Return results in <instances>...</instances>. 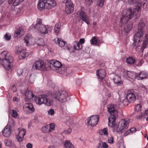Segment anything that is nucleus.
Here are the masks:
<instances>
[{
    "instance_id": "nucleus-11",
    "label": "nucleus",
    "mask_w": 148,
    "mask_h": 148,
    "mask_svg": "<svg viewBox=\"0 0 148 148\" xmlns=\"http://www.w3.org/2000/svg\"><path fill=\"white\" fill-rule=\"evenodd\" d=\"M99 119V116L97 115L91 116L88 119L87 125L88 126H94L97 124Z\"/></svg>"
},
{
    "instance_id": "nucleus-56",
    "label": "nucleus",
    "mask_w": 148,
    "mask_h": 148,
    "mask_svg": "<svg viewBox=\"0 0 148 148\" xmlns=\"http://www.w3.org/2000/svg\"><path fill=\"white\" fill-rule=\"evenodd\" d=\"M9 123L10 125L9 126L10 127V128L11 127L14 126L15 124V122L14 120L12 119H10Z\"/></svg>"
},
{
    "instance_id": "nucleus-39",
    "label": "nucleus",
    "mask_w": 148,
    "mask_h": 148,
    "mask_svg": "<svg viewBox=\"0 0 148 148\" xmlns=\"http://www.w3.org/2000/svg\"><path fill=\"white\" fill-rule=\"evenodd\" d=\"M60 27L61 24L59 23H57L56 24L54 30L56 34H59L60 29Z\"/></svg>"
},
{
    "instance_id": "nucleus-14",
    "label": "nucleus",
    "mask_w": 148,
    "mask_h": 148,
    "mask_svg": "<svg viewBox=\"0 0 148 148\" xmlns=\"http://www.w3.org/2000/svg\"><path fill=\"white\" fill-rule=\"evenodd\" d=\"M123 76L128 80H134L135 79H136L137 74L134 72L125 71L123 73Z\"/></svg>"
},
{
    "instance_id": "nucleus-9",
    "label": "nucleus",
    "mask_w": 148,
    "mask_h": 148,
    "mask_svg": "<svg viewBox=\"0 0 148 148\" xmlns=\"http://www.w3.org/2000/svg\"><path fill=\"white\" fill-rule=\"evenodd\" d=\"M24 42L27 46H30L34 45L36 43V39L31 35L27 34L24 37Z\"/></svg>"
},
{
    "instance_id": "nucleus-2",
    "label": "nucleus",
    "mask_w": 148,
    "mask_h": 148,
    "mask_svg": "<svg viewBox=\"0 0 148 148\" xmlns=\"http://www.w3.org/2000/svg\"><path fill=\"white\" fill-rule=\"evenodd\" d=\"M1 55L3 58L0 59V63L6 69L10 70L12 67L11 63L13 60L12 55L7 51H2Z\"/></svg>"
},
{
    "instance_id": "nucleus-8",
    "label": "nucleus",
    "mask_w": 148,
    "mask_h": 148,
    "mask_svg": "<svg viewBox=\"0 0 148 148\" xmlns=\"http://www.w3.org/2000/svg\"><path fill=\"white\" fill-rule=\"evenodd\" d=\"M34 27L39 32L44 34L48 33V31L49 28L48 25H45L42 24L40 22H38Z\"/></svg>"
},
{
    "instance_id": "nucleus-21",
    "label": "nucleus",
    "mask_w": 148,
    "mask_h": 148,
    "mask_svg": "<svg viewBox=\"0 0 148 148\" xmlns=\"http://www.w3.org/2000/svg\"><path fill=\"white\" fill-rule=\"evenodd\" d=\"M45 95H42L35 98V101L36 103L39 105H40L44 104Z\"/></svg>"
},
{
    "instance_id": "nucleus-1",
    "label": "nucleus",
    "mask_w": 148,
    "mask_h": 148,
    "mask_svg": "<svg viewBox=\"0 0 148 148\" xmlns=\"http://www.w3.org/2000/svg\"><path fill=\"white\" fill-rule=\"evenodd\" d=\"M1 55L3 58L0 59V63L6 69L10 70L12 67L11 63L13 60L12 55L7 51H2Z\"/></svg>"
},
{
    "instance_id": "nucleus-5",
    "label": "nucleus",
    "mask_w": 148,
    "mask_h": 148,
    "mask_svg": "<svg viewBox=\"0 0 148 148\" xmlns=\"http://www.w3.org/2000/svg\"><path fill=\"white\" fill-rule=\"evenodd\" d=\"M53 97L60 103L65 102L69 99L67 93L64 91L57 92L53 95Z\"/></svg>"
},
{
    "instance_id": "nucleus-61",
    "label": "nucleus",
    "mask_w": 148,
    "mask_h": 148,
    "mask_svg": "<svg viewBox=\"0 0 148 148\" xmlns=\"http://www.w3.org/2000/svg\"><path fill=\"white\" fill-rule=\"evenodd\" d=\"M23 71L22 69H18L17 71V73L18 75L20 76L23 73Z\"/></svg>"
},
{
    "instance_id": "nucleus-13",
    "label": "nucleus",
    "mask_w": 148,
    "mask_h": 148,
    "mask_svg": "<svg viewBox=\"0 0 148 148\" xmlns=\"http://www.w3.org/2000/svg\"><path fill=\"white\" fill-rule=\"evenodd\" d=\"M32 68L34 69L45 70L46 69L45 64L42 61H37L34 62Z\"/></svg>"
},
{
    "instance_id": "nucleus-64",
    "label": "nucleus",
    "mask_w": 148,
    "mask_h": 148,
    "mask_svg": "<svg viewBox=\"0 0 148 148\" xmlns=\"http://www.w3.org/2000/svg\"><path fill=\"white\" fill-rule=\"evenodd\" d=\"M143 8L146 10H148V4L144 3L143 4Z\"/></svg>"
},
{
    "instance_id": "nucleus-37",
    "label": "nucleus",
    "mask_w": 148,
    "mask_h": 148,
    "mask_svg": "<svg viewBox=\"0 0 148 148\" xmlns=\"http://www.w3.org/2000/svg\"><path fill=\"white\" fill-rule=\"evenodd\" d=\"M145 26V23L143 21L141 20L139 22L138 26V29L144 31V27Z\"/></svg>"
},
{
    "instance_id": "nucleus-10",
    "label": "nucleus",
    "mask_w": 148,
    "mask_h": 148,
    "mask_svg": "<svg viewBox=\"0 0 148 148\" xmlns=\"http://www.w3.org/2000/svg\"><path fill=\"white\" fill-rule=\"evenodd\" d=\"M63 3L65 4L66 13L67 14L72 13L74 10L73 3L71 0H64Z\"/></svg>"
},
{
    "instance_id": "nucleus-16",
    "label": "nucleus",
    "mask_w": 148,
    "mask_h": 148,
    "mask_svg": "<svg viewBox=\"0 0 148 148\" xmlns=\"http://www.w3.org/2000/svg\"><path fill=\"white\" fill-rule=\"evenodd\" d=\"M55 128L54 124L51 123L42 127L41 128V130L43 133H47L53 131L54 130Z\"/></svg>"
},
{
    "instance_id": "nucleus-40",
    "label": "nucleus",
    "mask_w": 148,
    "mask_h": 148,
    "mask_svg": "<svg viewBox=\"0 0 148 148\" xmlns=\"http://www.w3.org/2000/svg\"><path fill=\"white\" fill-rule=\"evenodd\" d=\"M90 42L92 45H97L100 42V41L95 36L93 37L90 40Z\"/></svg>"
},
{
    "instance_id": "nucleus-36",
    "label": "nucleus",
    "mask_w": 148,
    "mask_h": 148,
    "mask_svg": "<svg viewBox=\"0 0 148 148\" xmlns=\"http://www.w3.org/2000/svg\"><path fill=\"white\" fill-rule=\"evenodd\" d=\"M64 146L65 148H75L72 143L68 140H66L65 141Z\"/></svg>"
},
{
    "instance_id": "nucleus-28",
    "label": "nucleus",
    "mask_w": 148,
    "mask_h": 148,
    "mask_svg": "<svg viewBox=\"0 0 148 148\" xmlns=\"http://www.w3.org/2000/svg\"><path fill=\"white\" fill-rule=\"evenodd\" d=\"M24 34V30L21 27L17 29L15 32L14 36L17 38L21 37Z\"/></svg>"
},
{
    "instance_id": "nucleus-18",
    "label": "nucleus",
    "mask_w": 148,
    "mask_h": 148,
    "mask_svg": "<svg viewBox=\"0 0 148 148\" xmlns=\"http://www.w3.org/2000/svg\"><path fill=\"white\" fill-rule=\"evenodd\" d=\"M117 117L111 116L108 119V125L111 127H112L115 131L116 130L117 126L115 125V119Z\"/></svg>"
},
{
    "instance_id": "nucleus-33",
    "label": "nucleus",
    "mask_w": 148,
    "mask_h": 148,
    "mask_svg": "<svg viewBox=\"0 0 148 148\" xmlns=\"http://www.w3.org/2000/svg\"><path fill=\"white\" fill-rule=\"evenodd\" d=\"M82 45L78 41H75L73 43V48L75 50H79L82 48Z\"/></svg>"
},
{
    "instance_id": "nucleus-25",
    "label": "nucleus",
    "mask_w": 148,
    "mask_h": 148,
    "mask_svg": "<svg viewBox=\"0 0 148 148\" xmlns=\"http://www.w3.org/2000/svg\"><path fill=\"white\" fill-rule=\"evenodd\" d=\"M24 108L30 113H32L34 111L33 106L32 103H28L25 104Z\"/></svg>"
},
{
    "instance_id": "nucleus-63",
    "label": "nucleus",
    "mask_w": 148,
    "mask_h": 148,
    "mask_svg": "<svg viewBox=\"0 0 148 148\" xmlns=\"http://www.w3.org/2000/svg\"><path fill=\"white\" fill-rule=\"evenodd\" d=\"M26 147L27 148H32L33 145L31 143H29L26 144Z\"/></svg>"
},
{
    "instance_id": "nucleus-6",
    "label": "nucleus",
    "mask_w": 148,
    "mask_h": 148,
    "mask_svg": "<svg viewBox=\"0 0 148 148\" xmlns=\"http://www.w3.org/2000/svg\"><path fill=\"white\" fill-rule=\"evenodd\" d=\"M84 8L81 7L80 9L76 12V14L77 15L79 16V17L83 21L88 25L90 23L89 17L86 14V13L84 12Z\"/></svg>"
},
{
    "instance_id": "nucleus-27",
    "label": "nucleus",
    "mask_w": 148,
    "mask_h": 148,
    "mask_svg": "<svg viewBox=\"0 0 148 148\" xmlns=\"http://www.w3.org/2000/svg\"><path fill=\"white\" fill-rule=\"evenodd\" d=\"M148 46V34L145 35L143 38V42L142 44V49H144L147 48Z\"/></svg>"
},
{
    "instance_id": "nucleus-4",
    "label": "nucleus",
    "mask_w": 148,
    "mask_h": 148,
    "mask_svg": "<svg viewBox=\"0 0 148 148\" xmlns=\"http://www.w3.org/2000/svg\"><path fill=\"white\" fill-rule=\"evenodd\" d=\"M56 5V3L54 0H40L38 4V8L42 10L45 9H50Z\"/></svg>"
},
{
    "instance_id": "nucleus-15",
    "label": "nucleus",
    "mask_w": 148,
    "mask_h": 148,
    "mask_svg": "<svg viewBox=\"0 0 148 148\" xmlns=\"http://www.w3.org/2000/svg\"><path fill=\"white\" fill-rule=\"evenodd\" d=\"M108 110L111 116L114 117L117 116L118 113L116 105L113 104L109 105L108 107Z\"/></svg>"
},
{
    "instance_id": "nucleus-30",
    "label": "nucleus",
    "mask_w": 148,
    "mask_h": 148,
    "mask_svg": "<svg viewBox=\"0 0 148 148\" xmlns=\"http://www.w3.org/2000/svg\"><path fill=\"white\" fill-rule=\"evenodd\" d=\"M114 82L118 85H121L123 84L120 76L117 75H115L113 79Z\"/></svg>"
},
{
    "instance_id": "nucleus-57",
    "label": "nucleus",
    "mask_w": 148,
    "mask_h": 148,
    "mask_svg": "<svg viewBox=\"0 0 148 148\" xmlns=\"http://www.w3.org/2000/svg\"><path fill=\"white\" fill-rule=\"evenodd\" d=\"M12 116L14 118H16L17 117L18 115V114L16 111L14 110H12Z\"/></svg>"
},
{
    "instance_id": "nucleus-52",
    "label": "nucleus",
    "mask_w": 148,
    "mask_h": 148,
    "mask_svg": "<svg viewBox=\"0 0 148 148\" xmlns=\"http://www.w3.org/2000/svg\"><path fill=\"white\" fill-rule=\"evenodd\" d=\"M4 143L7 146H10L12 145V141L9 139L5 140Z\"/></svg>"
},
{
    "instance_id": "nucleus-35",
    "label": "nucleus",
    "mask_w": 148,
    "mask_h": 148,
    "mask_svg": "<svg viewBox=\"0 0 148 148\" xmlns=\"http://www.w3.org/2000/svg\"><path fill=\"white\" fill-rule=\"evenodd\" d=\"M134 43L133 44V45L134 46V48L136 50L137 48L140 46V44L141 40H138V39H135V38H134Z\"/></svg>"
},
{
    "instance_id": "nucleus-20",
    "label": "nucleus",
    "mask_w": 148,
    "mask_h": 148,
    "mask_svg": "<svg viewBox=\"0 0 148 148\" xmlns=\"http://www.w3.org/2000/svg\"><path fill=\"white\" fill-rule=\"evenodd\" d=\"M126 97L130 103L134 102L136 99V96L132 90L128 92Z\"/></svg>"
},
{
    "instance_id": "nucleus-44",
    "label": "nucleus",
    "mask_w": 148,
    "mask_h": 148,
    "mask_svg": "<svg viewBox=\"0 0 148 148\" xmlns=\"http://www.w3.org/2000/svg\"><path fill=\"white\" fill-rule=\"evenodd\" d=\"M12 2L11 3H10L9 2V4H12L14 6H16L18 5L21 2H23L24 0H12Z\"/></svg>"
},
{
    "instance_id": "nucleus-60",
    "label": "nucleus",
    "mask_w": 148,
    "mask_h": 148,
    "mask_svg": "<svg viewBox=\"0 0 148 148\" xmlns=\"http://www.w3.org/2000/svg\"><path fill=\"white\" fill-rule=\"evenodd\" d=\"M147 116H148V109L147 110L145 111V112L144 114V115L140 116L141 118H144Z\"/></svg>"
},
{
    "instance_id": "nucleus-51",
    "label": "nucleus",
    "mask_w": 148,
    "mask_h": 148,
    "mask_svg": "<svg viewBox=\"0 0 148 148\" xmlns=\"http://www.w3.org/2000/svg\"><path fill=\"white\" fill-rule=\"evenodd\" d=\"M11 35L9 33H7L4 36V38L7 40H9L11 38Z\"/></svg>"
},
{
    "instance_id": "nucleus-19",
    "label": "nucleus",
    "mask_w": 148,
    "mask_h": 148,
    "mask_svg": "<svg viewBox=\"0 0 148 148\" xmlns=\"http://www.w3.org/2000/svg\"><path fill=\"white\" fill-rule=\"evenodd\" d=\"M85 4L88 6H90L92 3V0H85ZM104 0H97L96 5L97 6L102 7L103 5Z\"/></svg>"
},
{
    "instance_id": "nucleus-42",
    "label": "nucleus",
    "mask_w": 148,
    "mask_h": 148,
    "mask_svg": "<svg viewBox=\"0 0 148 148\" xmlns=\"http://www.w3.org/2000/svg\"><path fill=\"white\" fill-rule=\"evenodd\" d=\"M127 62L130 64H133L134 63L135 60L134 58L132 57H129L126 58Z\"/></svg>"
},
{
    "instance_id": "nucleus-46",
    "label": "nucleus",
    "mask_w": 148,
    "mask_h": 148,
    "mask_svg": "<svg viewBox=\"0 0 148 148\" xmlns=\"http://www.w3.org/2000/svg\"><path fill=\"white\" fill-rule=\"evenodd\" d=\"M36 43L38 46H42L44 45L45 43L44 40L42 38H40L37 41H36Z\"/></svg>"
},
{
    "instance_id": "nucleus-41",
    "label": "nucleus",
    "mask_w": 148,
    "mask_h": 148,
    "mask_svg": "<svg viewBox=\"0 0 148 148\" xmlns=\"http://www.w3.org/2000/svg\"><path fill=\"white\" fill-rule=\"evenodd\" d=\"M108 128H104L102 130H100L99 133L100 135L107 136L108 135Z\"/></svg>"
},
{
    "instance_id": "nucleus-54",
    "label": "nucleus",
    "mask_w": 148,
    "mask_h": 148,
    "mask_svg": "<svg viewBox=\"0 0 148 148\" xmlns=\"http://www.w3.org/2000/svg\"><path fill=\"white\" fill-rule=\"evenodd\" d=\"M108 141L109 143L113 144L114 143V138L112 136L108 137Z\"/></svg>"
},
{
    "instance_id": "nucleus-59",
    "label": "nucleus",
    "mask_w": 148,
    "mask_h": 148,
    "mask_svg": "<svg viewBox=\"0 0 148 148\" xmlns=\"http://www.w3.org/2000/svg\"><path fill=\"white\" fill-rule=\"evenodd\" d=\"M47 84L49 86L52 88H54V87L55 85L51 81H49Z\"/></svg>"
},
{
    "instance_id": "nucleus-24",
    "label": "nucleus",
    "mask_w": 148,
    "mask_h": 148,
    "mask_svg": "<svg viewBox=\"0 0 148 148\" xmlns=\"http://www.w3.org/2000/svg\"><path fill=\"white\" fill-rule=\"evenodd\" d=\"M148 75L146 72L142 71L139 73L137 74L136 79L138 80H141L147 78Z\"/></svg>"
},
{
    "instance_id": "nucleus-49",
    "label": "nucleus",
    "mask_w": 148,
    "mask_h": 148,
    "mask_svg": "<svg viewBox=\"0 0 148 148\" xmlns=\"http://www.w3.org/2000/svg\"><path fill=\"white\" fill-rule=\"evenodd\" d=\"M141 107L142 106L140 104H137L135 106V110L137 112H139L140 111Z\"/></svg>"
},
{
    "instance_id": "nucleus-12",
    "label": "nucleus",
    "mask_w": 148,
    "mask_h": 148,
    "mask_svg": "<svg viewBox=\"0 0 148 148\" xmlns=\"http://www.w3.org/2000/svg\"><path fill=\"white\" fill-rule=\"evenodd\" d=\"M21 93L25 96V100L26 101L31 100L35 97V96L30 90L27 89L21 91Z\"/></svg>"
},
{
    "instance_id": "nucleus-48",
    "label": "nucleus",
    "mask_w": 148,
    "mask_h": 148,
    "mask_svg": "<svg viewBox=\"0 0 148 148\" xmlns=\"http://www.w3.org/2000/svg\"><path fill=\"white\" fill-rule=\"evenodd\" d=\"M19 58L20 59H23L25 58L26 57V54L25 51H23L19 53Z\"/></svg>"
},
{
    "instance_id": "nucleus-17",
    "label": "nucleus",
    "mask_w": 148,
    "mask_h": 148,
    "mask_svg": "<svg viewBox=\"0 0 148 148\" xmlns=\"http://www.w3.org/2000/svg\"><path fill=\"white\" fill-rule=\"evenodd\" d=\"M18 135L16 136V139L18 141L20 142L22 141L24 136L26 133V130L24 129H21L18 128Z\"/></svg>"
},
{
    "instance_id": "nucleus-3",
    "label": "nucleus",
    "mask_w": 148,
    "mask_h": 148,
    "mask_svg": "<svg viewBox=\"0 0 148 148\" xmlns=\"http://www.w3.org/2000/svg\"><path fill=\"white\" fill-rule=\"evenodd\" d=\"M140 4L139 3L138 6H136L135 8L133 10L131 8L126 10L125 13L121 17V23L122 25L126 23L131 18V16L134 14L136 16L137 15L140 11Z\"/></svg>"
},
{
    "instance_id": "nucleus-26",
    "label": "nucleus",
    "mask_w": 148,
    "mask_h": 148,
    "mask_svg": "<svg viewBox=\"0 0 148 148\" xmlns=\"http://www.w3.org/2000/svg\"><path fill=\"white\" fill-rule=\"evenodd\" d=\"M49 64L52 65L55 69L60 68L62 65L61 63L59 61L55 60H50L49 61Z\"/></svg>"
},
{
    "instance_id": "nucleus-50",
    "label": "nucleus",
    "mask_w": 148,
    "mask_h": 148,
    "mask_svg": "<svg viewBox=\"0 0 148 148\" xmlns=\"http://www.w3.org/2000/svg\"><path fill=\"white\" fill-rule=\"evenodd\" d=\"M23 51H24L23 50V47L21 46L18 47V48L16 50V54H18Z\"/></svg>"
},
{
    "instance_id": "nucleus-45",
    "label": "nucleus",
    "mask_w": 148,
    "mask_h": 148,
    "mask_svg": "<svg viewBox=\"0 0 148 148\" xmlns=\"http://www.w3.org/2000/svg\"><path fill=\"white\" fill-rule=\"evenodd\" d=\"M136 131V129L135 127H132L127 131L125 134V136H127L130 134H133Z\"/></svg>"
},
{
    "instance_id": "nucleus-34",
    "label": "nucleus",
    "mask_w": 148,
    "mask_h": 148,
    "mask_svg": "<svg viewBox=\"0 0 148 148\" xmlns=\"http://www.w3.org/2000/svg\"><path fill=\"white\" fill-rule=\"evenodd\" d=\"M140 0H129L128 3L130 5H134L136 3H137V5L135 6V8L132 9L133 10L134 9L136 6H139V3L141 5L139 6L140 10V7L141 6V4L140 2Z\"/></svg>"
},
{
    "instance_id": "nucleus-55",
    "label": "nucleus",
    "mask_w": 148,
    "mask_h": 148,
    "mask_svg": "<svg viewBox=\"0 0 148 148\" xmlns=\"http://www.w3.org/2000/svg\"><path fill=\"white\" fill-rule=\"evenodd\" d=\"M66 123L67 125H69V124L71 123L72 120L70 117L67 116L66 117Z\"/></svg>"
},
{
    "instance_id": "nucleus-23",
    "label": "nucleus",
    "mask_w": 148,
    "mask_h": 148,
    "mask_svg": "<svg viewBox=\"0 0 148 148\" xmlns=\"http://www.w3.org/2000/svg\"><path fill=\"white\" fill-rule=\"evenodd\" d=\"M11 131L10 127L8 125H7L2 132L4 136L8 137L10 136Z\"/></svg>"
},
{
    "instance_id": "nucleus-32",
    "label": "nucleus",
    "mask_w": 148,
    "mask_h": 148,
    "mask_svg": "<svg viewBox=\"0 0 148 148\" xmlns=\"http://www.w3.org/2000/svg\"><path fill=\"white\" fill-rule=\"evenodd\" d=\"M53 100L49 99L46 95H45L44 104L46 106H50L53 105Z\"/></svg>"
},
{
    "instance_id": "nucleus-38",
    "label": "nucleus",
    "mask_w": 148,
    "mask_h": 148,
    "mask_svg": "<svg viewBox=\"0 0 148 148\" xmlns=\"http://www.w3.org/2000/svg\"><path fill=\"white\" fill-rule=\"evenodd\" d=\"M133 26L132 23H130L128 24L126 26H125L124 29V31L126 33H128L132 28Z\"/></svg>"
},
{
    "instance_id": "nucleus-31",
    "label": "nucleus",
    "mask_w": 148,
    "mask_h": 148,
    "mask_svg": "<svg viewBox=\"0 0 148 148\" xmlns=\"http://www.w3.org/2000/svg\"><path fill=\"white\" fill-rule=\"evenodd\" d=\"M54 41L57 44L61 47H64L65 44V42L60 38H55Z\"/></svg>"
},
{
    "instance_id": "nucleus-62",
    "label": "nucleus",
    "mask_w": 148,
    "mask_h": 148,
    "mask_svg": "<svg viewBox=\"0 0 148 148\" xmlns=\"http://www.w3.org/2000/svg\"><path fill=\"white\" fill-rule=\"evenodd\" d=\"M102 145L103 148H107L108 147V144L104 142L102 143Z\"/></svg>"
},
{
    "instance_id": "nucleus-22",
    "label": "nucleus",
    "mask_w": 148,
    "mask_h": 148,
    "mask_svg": "<svg viewBox=\"0 0 148 148\" xmlns=\"http://www.w3.org/2000/svg\"><path fill=\"white\" fill-rule=\"evenodd\" d=\"M97 75L100 80L103 79L106 75L105 71L104 69H101L97 71Z\"/></svg>"
},
{
    "instance_id": "nucleus-29",
    "label": "nucleus",
    "mask_w": 148,
    "mask_h": 148,
    "mask_svg": "<svg viewBox=\"0 0 148 148\" xmlns=\"http://www.w3.org/2000/svg\"><path fill=\"white\" fill-rule=\"evenodd\" d=\"M144 31L138 29L137 32L134 35V38L138 39L139 40H141L144 34Z\"/></svg>"
},
{
    "instance_id": "nucleus-58",
    "label": "nucleus",
    "mask_w": 148,
    "mask_h": 148,
    "mask_svg": "<svg viewBox=\"0 0 148 148\" xmlns=\"http://www.w3.org/2000/svg\"><path fill=\"white\" fill-rule=\"evenodd\" d=\"M71 128H69L67 130H64V133L65 134H69L71 132Z\"/></svg>"
},
{
    "instance_id": "nucleus-7",
    "label": "nucleus",
    "mask_w": 148,
    "mask_h": 148,
    "mask_svg": "<svg viewBox=\"0 0 148 148\" xmlns=\"http://www.w3.org/2000/svg\"><path fill=\"white\" fill-rule=\"evenodd\" d=\"M129 123L128 119H122L119 123L118 126L116 128V132H122L125 130L128 127Z\"/></svg>"
},
{
    "instance_id": "nucleus-53",
    "label": "nucleus",
    "mask_w": 148,
    "mask_h": 148,
    "mask_svg": "<svg viewBox=\"0 0 148 148\" xmlns=\"http://www.w3.org/2000/svg\"><path fill=\"white\" fill-rule=\"evenodd\" d=\"M54 111L53 109H50L48 111V114L49 115L52 116L54 115Z\"/></svg>"
},
{
    "instance_id": "nucleus-43",
    "label": "nucleus",
    "mask_w": 148,
    "mask_h": 148,
    "mask_svg": "<svg viewBox=\"0 0 148 148\" xmlns=\"http://www.w3.org/2000/svg\"><path fill=\"white\" fill-rule=\"evenodd\" d=\"M121 103H122L124 106H127L128 104L129 103H130L129 101L127 98L124 97L122 98L120 101Z\"/></svg>"
},
{
    "instance_id": "nucleus-47",
    "label": "nucleus",
    "mask_w": 148,
    "mask_h": 148,
    "mask_svg": "<svg viewBox=\"0 0 148 148\" xmlns=\"http://www.w3.org/2000/svg\"><path fill=\"white\" fill-rule=\"evenodd\" d=\"M35 77V76L33 74H31L29 76L28 81L29 83L32 84L33 83Z\"/></svg>"
}]
</instances>
